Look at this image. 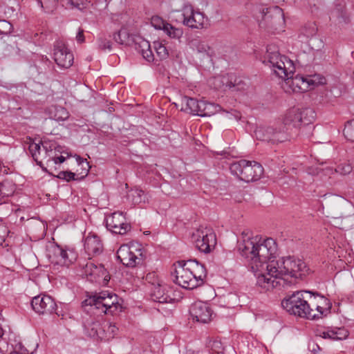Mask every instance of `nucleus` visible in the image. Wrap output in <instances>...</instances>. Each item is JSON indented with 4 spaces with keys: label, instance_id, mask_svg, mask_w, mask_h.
<instances>
[{
    "label": "nucleus",
    "instance_id": "obj_51",
    "mask_svg": "<svg viewBox=\"0 0 354 354\" xmlns=\"http://www.w3.org/2000/svg\"><path fill=\"white\" fill-rule=\"evenodd\" d=\"M0 34H1V30H0Z\"/></svg>",
    "mask_w": 354,
    "mask_h": 354
},
{
    "label": "nucleus",
    "instance_id": "obj_31",
    "mask_svg": "<svg viewBox=\"0 0 354 354\" xmlns=\"http://www.w3.org/2000/svg\"><path fill=\"white\" fill-rule=\"evenodd\" d=\"M163 31L169 37L174 39H180L184 33L182 28L175 27L169 23L165 24Z\"/></svg>",
    "mask_w": 354,
    "mask_h": 354
},
{
    "label": "nucleus",
    "instance_id": "obj_32",
    "mask_svg": "<svg viewBox=\"0 0 354 354\" xmlns=\"http://www.w3.org/2000/svg\"><path fill=\"white\" fill-rule=\"evenodd\" d=\"M15 191V185L12 180L6 179L0 183V196H10Z\"/></svg>",
    "mask_w": 354,
    "mask_h": 354
},
{
    "label": "nucleus",
    "instance_id": "obj_29",
    "mask_svg": "<svg viewBox=\"0 0 354 354\" xmlns=\"http://www.w3.org/2000/svg\"><path fill=\"white\" fill-rule=\"evenodd\" d=\"M138 51L142 55L143 58L149 62L153 61L154 55L151 49L150 44L145 39H142L138 43Z\"/></svg>",
    "mask_w": 354,
    "mask_h": 354
},
{
    "label": "nucleus",
    "instance_id": "obj_46",
    "mask_svg": "<svg viewBox=\"0 0 354 354\" xmlns=\"http://www.w3.org/2000/svg\"><path fill=\"white\" fill-rule=\"evenodd\" d=\"M225 116L227 119L232 120L235 119L236 120H239L241 118V115L240 112H239L236 110H232V111H226L225 112Z\"/></svg>",
    "mask_w": 354,
    "mask_h": 354
},
{
    "label": "nucleus",
    "instance_id": "obj_10",
    "mask_svg": "<svg viewBox=\"0 0 354 354\" xmlns=\"http://www.w3.org/2000/svg\"><path fill=\"white\" fill-rule=\"evenodd\" d=\"M315 118V112L311 109H299L292 108L284 115L283 123L287 129L299 128L311 123Z\"/></svg>",
    "mask_w": 354,
    "mask_h": 354
},
{
    "label": "nucleus",
    "instance_id": "obj_19",
    "mask_svg": "<svg viewBox=\"0 0 354 354\" xmlns=\"http://www.w3.org/2000/svg\"><path fill=\"white\" fill-rule=\"evenodd\" d=\"M31 306L35 313L44 315L53 313L55 310L56 304L51 297L39 295L32 298Z\"/></svg>",
    "mask_w": 354,
    "mask_h": 354
},
{
    "label": "nucleus",
    "instance_id": "obj_4",
    "mask_svg": "<svg viewBox=\"0 0 354 354\" xmlns=\"http://www.w3.org/2000/svg\"><path fill=\"white\" fill-rule=\"evenodd\" d=\"M41 143L31 142L29 144V151L38 165L43 167V161L46 160L47 167L64 162L71 155L62 150V147L55 144L44 142Z\"/></svg>",
    "mask_w": 354,
    "mask_h": 354
},
{
    "label": "nucleus",
    "instance_id": "obj_12",
    "mask_svg": "<svg viewBox=\"0 0 354 354\" xmlns=\"http://www.w3.org/2000/svg\"><path fill=\"white\" fill-rule=\"evenodd\" d=\"M182 24L191 29H203L205 28L207 18L191 5H185L181 10Z\"/></svg>",
    "mask_w": 354,
    "mask_h": 354
},
{
    "label": "nucleus",
    "instance_id": "obj_9",
    "mask_svg": "<svg viewBox=\"0 0 354 354\" xmlns=\"http://www.w3.org/2000/svg\"><path fill=\"white\" fill-rule=\"evenodd\" d=\"M90 305L104 314L113 315L122 308L117 295L109 291H102L90 298Z\"/></svg>",
    "mask_w": 354,
    "mask_h": 354
},
{
    "label": "nucleus",
    "instance_id": "obj_49",
    "mask_svg": "<svg viewBox=\"0 0 354 354\" xmlns=\"http://www.w3.org/2000/svg\"><path fill=\"white\" fill-rule=\"evenodd\" d=\"M315 33V27H313V28H312V30H310V32L309 33H308V34L306 35V36L308 37H310V36L313 35Z\"/></svg>",
    "mask_w": 354,
    "mask_h": 354
},
{
    "label": "nucleus",
    "instance_id": "obj_47",
    "mask_svg": "<svg viewBox=\"0 0 354 354\" xmlns=\"http://www.w3.org/2000/svg\"><path fill=\"white\" fill-rule=\"evenodd\" d=\"M68 3L73 8L82 10L84 8V3L82 0H68Z\"/></svg>",
    "mask_w": 354,
    "mask_h": 354
},
{
    "label": "nucleus",
    "instance_id": "obj_41",
    "mask_svg": "<svg viewBox=\"0 0 354 354\" xmlns=\"http://www.w3.org/2000/svg\"><path fill=\"white\" fill-rule=\"evenodd\" d=\"M12 25L9 21L0 20V30H1V35H8L12 32Z\"/></svg>",
    "mask_w": 354,
    "mask_h": 354
},
{
    "label": "nucleus",
    "instance_id": "obj_43",
    "mask_svg": "<svg viewBox=\"0 0 354 354\" xmlns=\"http://www.w3.org/2000/svg\"><path fill=\"white\" fill-rule=\"evenodd\" d=\"M57 177L59 179L65 180L67 182H69L71 180H75V174L69 171H60L57 174Z\"/></svg>",
    "mask_w": 354,
    "mask_h": 354
},
{
    "label": "nucleus",
    "instance_id": "obj_27",
    "mask_svg": "<svg viewBox=\"0 0 354 354\" xmlns=\"http://www.w3.org/2000/svg\"><path fill=\"white\" fill-rule=\"evenodd\" d=\"M259 15H257L258 19L261 18L262 21H268L269 17H278L279 20L284 21L283 10L278 6H274L272 8H268L261 7L259 9Z\"/></svg>",
    "mask_w": 354,
    "mask_h": 354
},
{
    "label": "nucleus",
    "instance_id": "obj_22",
    "mask_svg": "<svg viewBox=\"0 0 354 354\" xmlns=\"http://www.w3.org/2000/svg\"><path fill=\"white\" fill-rule=\"evenodd\" d=\"M84 247L88 256L99 254L102 252L103 246L100 238L89 234L84 239Z\"/></svg>",
    "mask_w": 354,
    "mask_h": 354
},
{
    "label": "nucleus",
    "instance_id": "obj_7",
    "mask_svg": "<svg viewBox=\"0 0 354 354\" xmlns=\"http://www.w3.org/2000/svg\"><path fill=\"white\" fill-rule=\"evenodd\" d=\"M144 257V249L138 242L123 244L117 251V259L127 267L133 268L142 263Z\"/></svg>",
    "mask_w": 354,
    "mask_h": 354
},
{
    "label": "nucleus",
    "instance_id": "obj_48",
    "mask_svg": "<svg viewBox=\"0 0 354 354\" xmlns=\"http://www.w3.org/2000/svg\"><path fill=\"white\" fill-rule=\"evenodd\" d=\"M76 39L79 43H83L84 41V31L82 29H79L78 32L76 35Z\"/></svg>",
    "mask_w": 354,
    "mask_h": 354
},
{
    "label": "nucleus",
    "instance_id": "obj_25",
    "mask_svg": "<svg viewBox=\"0 0 354 354\" xmlns=\"http://www.w3.org/2000/svg\"><path fill=\"white\" fill-rule=\"evenodd\" d=\"M181 110L193 115H199L201 114L202 106H204L203 101H198L194 98L184 96L182 97Z\"/></svg>",
    "mask_w": 354,
    "mask_h": 354
},
{
    "label": "nucleus",
    "instance_id": "obj_11",
    "mask_svg": "<svg viewBox=\"0 0 354 354\" xmlns=\"http://www.w3.org/2000/svg\"><path fill=\"white\" fill-rule=\"evenodd\" d=\"M193 239L196 248L202 252L209 253L216 243L213 230L207 227H199L194 234Z\"/></svg>",
    "mask_w": 354,
    "mask_h": 354
},
{
    "label": "nucleus",
    "instance_id": "obj_23",
    "mask_svg": "<svg viewBox=\"0 0 354 354\" xmlns=\"http://www.w3.org/2000/svg\"><path fill=\"white\" fill-rule=\"evenodd\" d=\"M318 335L324 339L332 341H338L346 339L349 333L347 329L344 327L327 328L318 332Z\"/></svg>",
    "mask_w": 354,
    "mask_h": 354
},
{
    "label": "nucleus",
    "instance_id": "obj_1",
    "mask_svg": "<svg viewBox=\"0 0 354 354\" xmlns=\"http://www.w3.org/2000/svg\"><path fill=\"white\" fill-rule=\"evenodd\" d=\"M242 236L243 241L239 245V250L248 259L256 277L257 286L263 291H270L291 286L285 258L271 260L277 251L274 240L248 236L245 232Z\"/></svg>",
    "mask_w": 354,
    "mask_h": 354
},
{
    "label": "nucleus",
    "instance_id": "obj_30",
    "mask_svg": "<svg viewBox=\"0 0 354 354\" xmlns=\"http://www.w3.org/2000/svg\"><path fill=\"white\" fill-rule=\"evenodd\" d=\"M128 199L133 205H139L145 203V195L144 192L139 189H131L127 195Z\"/></svg>",
    "mask_w": 354,
    "mask_h": 354
},
{
    "label": "nucleus",
    "instance_id": "obj_3",
    "mask_svg": "<svg viewBox=\"0 0 354 354\" xmlns=\"http://www.w3.org/2000/svg\"><path fill=\"white\" fill-rule=\"evenodd\" d=\"M174 282L185 289H194L204 283L207 272L196 260L179 261L174 265Z\"/></svg>",
    "mask_w": 354,
    "mask_h": 354
},
{
    "label": "nucleus",
    "instance_id": "obj_38",
    "mask_svg": "<svg viewBox=\"0 0 354 354\" xmlns=\"http://www.w3.org/2000/svg\"><path fill=\"white\" fill-rule=\"evenodd\" d=\"M97 47L101 50H111V41L104 35H100L97 39Z\"/></svg>",
    "mask_w": 354,
    "mask_h": 354
},
{
    "label": "nucleus",
    "instance_id": "obj_34",
    "mask_svg": "<svg viewBox=\"0 0 354 354\" xmlns=\"http://www.w3.org/2000/svg\"><path fill=\"white\" fill-rule=\"evenodd\" d=\"M153 48L156 52L157 56L160 59H165L169 56V52L165 45L160 41H156L153 42Z\"/></svg>",
    "mask_w": 354,
    "mask_h": 354
},
{
    "label": "nucleus",
    "instance_id": "obj_2",
    "mask_svg": "<svg viewBox=\"0 0 354 354\" xmlns=\"http://www.w3.org/2000/svg\"><path fill=\"white\" fill-rule=\"evenodd\" d=\"M268 62L276 75L282 80L281 88L286 93H303L325 83V78L318 75L293 77L295 71L293 62L278 52L268 50Z\"/></svg>",
    "mask_w": 354,
    "mask_h": 354
},
{
    "label": "nucleus",
    "instance_id": "obj_45",
    "mask_svg": "<svg viewBox=\"0 0 354 354\" xmlns=\"http://www.w3.org/2000/svg\"><path fill=\"white\" fill-rule=\"evenodd\" d=\"M8 227L3 223H0V245H1L6 237L8 236Z\"/></svg>",
    "mask_w": 354,
    "mask_h": 354
},
{
    "label": "nucleus",
    "instance_id": "obj_33",
    "mask_svg": "<svg viewBox=\"0 0 354 354\" xmlns=\"http://www.w3.org/2000/svg\"><path fill=\"white\" fill-rule=\"evenodd\" d=\"M221 108L219 105L213 103L204 102V106H202L201 114L200 116H210L220 111Z\"/></svg>",
    "mask_w": 354,
    "mask_h": 354
},
{
    "label": "nucleus",
    "instance_id": "obj_26",
    "mask_svg": "<svg viewBox=\"0 0 354 354\" xmlns=\"http://www.w3.org/2000/svg\"><path fill=\"white\" fill-rule=\"evenodd\" d=\"M153 295L155 299L159 303H168L172 300L171 289L165 284L157 285L153 283Z\"/></svg>",
    "mask_w": 354,
    "mask_h": 354
},
{
    "label": "nucleus",
    "instance_id": "obj_18",
    "mask_svg": "<svg viewBox=\"0 0 354 354\" xmlns=\"http://www.w3.org/2000/svg\"><path fill=\"white\" fill-rule=\"evenodd\" d=\"M189 313L193 320L205 324L211 321L213 311L207 303L196 301L190 307Z\"/></svg>",
    "mask_w": 354,
    "mask_h": 354
},
{
    "label": "nucleus",
    "instance_id": "obj_20",
    "mask_svg": "<svg viewBox=\"0 0 354 354\" xmlns=\"http://www.w3.org/2000/svg\"><path fill=\"white\" fill-rule=\"evenodd\" d=\"M53 55L55 62L61 68H68L73 64V53L62 42H57L55 45Z\"/></svg>",
    "mask_w": 354,
    "mask_h": 354
},
{
    "label": "nucleus",
    "instance_id": "obj_17",
    "mask_svg": "<svg viewBox=\"0 0 354 354\" xmlns=\"http://www.w3.org/2000/svg\"><path fill=\"white\" fill-rule=\"evenodd\" d=\"M106 228L115 234H124L130 229L122 212H114L105 218Z\"/></svg>",
    "mask_w": 354,
    "mask_h": 354
},
{
    "label": "nucleus",
    "instance_id": "obj_35",
    "mask_svg": "<svg viewBox=\"0 0 354 354\" xmlns=\"http://www.w3.org/2000/svg\"><path fill=\"white\" fill-rule=\"evenodd\" d=\"M129 38V35L125 28H121L118 32L113 35V39L115 42L120 44H126Z\"/></svg>",
    "mask_w": 354,
    "mask_h": 354
},
{
    "label": "nucleus",
    "instance_id": "obj_40",
    "mask_svg": "<svg viewBox=\"0 0 354 354\" xmlns=\"http://www.w3.org/2000/svg\"><path fill=\"white\" fill-rule=\"evenodd\" d=\"M353 168L349 163H342L335 168V171L340 175H346L351 172Z\"/></svg>",
    "mask_w": 354,
    "mask_h": 354
},
{
    "label": "nucleus",
    "instance_id": "obj_50",
    "mask_svg": "<svg viewBox=\"0 0 354 354\" xmlns=\"http://www.w3.org/2000/svg\"><path fill=\"white\" fill-rule=\"evenodd\" d=\"M37 4L40 8H43V3L41 0H37Z\"/></svg>",
    "mask_w": 354,
    "mask_h": 354
},
{
    "label": "nucleus",
    "instance_id": "obj_37",
    "mask_svg": "<svg viewBox=\"0 0 354 354\" xmlns=\"http://www.w3.org/2000/svg\"><path fill=\"white\" fill-rule=\"evenodd\" d=\"M226 305L229 308H233L235 306L239 305V298L236 293L230 292L224 296Z\"/></svg>",
    "mask_w": 354,
    "mask_h": 354
},
{
    "label": "nucleus",
    "instance_id": "obj_5",
    "mask_svg": "<svg viewBox=\"0 0 354 354\" xmlns=\"http://www.w3.org/2000/svg\"><path fill=\"white\" fill-rule=\"evenodd\" d=\"M310 292H296L281 301L282 307L290 314L313 319L314 310L304 298V295Z\"/></svg>",
    "mask_w": 354,
    "mask_h": 354
},
{
    "label": "nucleus",
    "instance_id": "obj_42",
    "mask_svg": "<svg viewBox=\"0 0 354 354\" xmlns=\"http://www.w3.org/2000/svg\"><path fill=\"white\" fill-rule=\"evenodd\" d=\"M151 25L157 30H164L165 24H167V22H165L162 20V18L159 17H153L151 18Z\"/></svg>",
    "mask_w": 354,
    "mask_h": 354
},
{
    "label": "nucleus",
    "instance_id": "obj_6",
    "mask_svg": "<svg viewBox=\"0 0 354 354\" xmlns=\"http://www.w3.org/2000/svg\"><path fill=\"white\" fill-rule=\"evenodd\" d=\"M231 173L245 182L256 181L263 174V168L256 161L241 160L234 162L230 167Z\"/></svg>",
    "mask_w": 354,
    "mask_h": 354
},
{
    "label": "nucleus",
    "instance_id": "obj_14",
    "mask_svg": "<svg viewBox=\"0 0 354 354\" xmlns=\"http://www.w3.org/2000/svg\"><path fill=\"white\" fill-rule=\"evenodd\" d=\"M254 135L257 139L272 144L282 142L288 139V135L285 131L277 130L273 127L257 128L254 131Z\"/></svg>",
    "mask_w": 354,
    "mask_h": 354
},
{
    "label": "nucleus",
    "instance_id": "obj_36",
    "mask_svg": "<svg viewBox=\"0 0 354 354\" xmlns=\"http://www.w3.org/2000/svg\"><path fill=\"white\" fill-rule=\"evenodd\" d=\"M344 134L346 138L354 142V120L348 122L344 129Z\"/></svg>",
    "mask_w": 354,
    "mask_h": 354
},
{
    "label": "nucleus",
    "instance_id": "obj_13",
    "mask_svg": "<svg viewBox=\"0 0 354 354\" xmlns=\"http://www.w3.org/2000/svg\"><path fill=\"white\" fill-rule=\"evenodd\" d=\"M90 327L91 331L88 332L90 336L97 337L105 341L114 338L119 330L115 324L108 322H104L102 324L93 322Z\"/></svg>",
    "mask_w": 354,
    "mask_h": 354
},
{
    "label": "nucleus",
    "instance_id": "obj_8",
    "mask_svg": "<svg viewBox=\"0 0 354 354\" xmlns=\"http://www.w3.org/2000/svg\"><path fill=\"white\" fill-rule=\"evenodd\" d=\"M46 256L52 264L66 267L73 263L77 258L73 249L64 248L55 243H49L46 245Z\"/></svg>",
    "mask_w": 354,
    "mask_h": 354
},
{
    "label": "nucleus",
    "instance_id": "obj_28",
    "mask_svg": "<svg viewBox=\"0 0 354 354\" xmlns=\"http://www.w3.org/2000/svg\"><path fill=\"white\" fill-rule=\"evenodd\" d=\"M48 111L50 118L56 121H65L69 118L68 111L62 106H52Z\"/></svg>",
    "mask_w": 354,
    "mask_h": 354
},
{
    "label": "nucleus",
    "instance_id": "obj_16",
    "mask_svg": "<svg viewBox=\"0 0 354 354\" xmlns=\"http://www.w3.org/2000/svg\"><path fill=\"white\" fill-rule=\"evenodd\" d=\"M187 45L195 55L201 59H209L215 55L214 48L199 37L189 39Z\"/></svg>",
    "mask_w": 354,
    "mask_h": 354
},
{
    "label": "nucleus",
    "instance_id": "obj_44",
    "mask_svg": "<svg viewBox=\"0 0 354 354\" xmlns=\"http://www.w3.org/2000/svg\"><path fill=\"white\" fill-rule=\"evenodd\" d=\"M76 160L78 165H82V169L84 171V174L87 175L90 168L88 162L86 160V159L82 158L79 156H77Z\"/></svg>",
    "mask_w": 354,
    "mask_h": 354
},
{
    "label": "nucleus",
    "instance_id": "obj_15",
    "mask_svg": "<svg viewBox=\"0 0 354 354\" xmlns=\"http://www.w3.org/2000/svg\"><path fill=\"white\" fill-rule=\"evenodd\" d=\"M285 261L288 274L290 277L289 279L292 281V284L295 283L296 279L303 277L309 272L306 263L301 259L287 257L285 258Z\"/></svg>",
    "mask_w": 354,
    "mask_h": 354
},
{
    "label": "nucleus",
    "instance_id": "obj_39",
    "mask_svg": "<svg viewBox=\"0 0 354 354\" xmlns=\"http://www.w3.org/2000/svg\"><path fill=\"white\" fill-rule=\"evenodd\" d=\"M9 351V345L4 337V330L0 326V354H6Z\"/></svg>",
    "mask_w": 354,
    "mask_h": 354
},
{
    "label": "nucleus",
    "instance_id": "obj_21",
    "mask_svg": "<svg viewBox=\"0 0 354 354\" xmlns=\"http://www.w3.org/2000/svg\"><path fill=\"white\" fill-rule=\"evenodd\" d=\"M311 306L315 308L317 313L314 311L315 317L313 319H317L330 313L332 304L324 296L317 295L311 299L310 307Z\"/></svg>",
    "mask_w": 354,
    "mask_h": 354
},
{
    "label": "nucleus",
    "instance_id": "obj_24",
    "mask_svg": "<svg viewBox=\"0 0 354 354\" xmlns=\"http://www.w3.org/2000/svg\"><path fill=\"white\" fill-rule=\"evenodd\" d=\"M84 273L91 277V281H99L102 278L107 281V272L102 265L96 266L92 262H88L84 268Z\"/></svg>",
    "mask_w": 354,
    "mask_h": 354
}]
</instances>
